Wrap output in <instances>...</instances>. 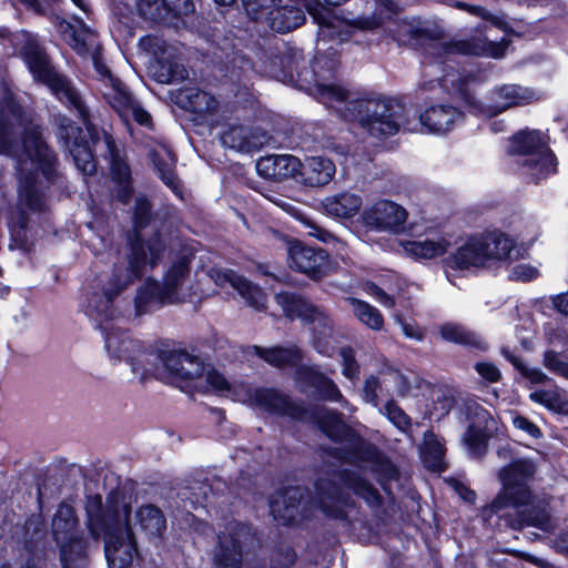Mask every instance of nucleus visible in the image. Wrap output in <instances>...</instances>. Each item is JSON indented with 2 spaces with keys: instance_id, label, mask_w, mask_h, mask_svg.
<instances>
[{
  "instance_id": "obj_1",
  "label": "nucleus",
  "mask_w": 568,
  "mask_h": 568,
  "mask_svg": "<svg viewBox=\"0 0 568 568\" xmlns=\"http://www.w3.org/2000/svg\"><path fill=\"white\" fill-rule=\"evenodd\" d=\"M374 3L375 10L372 14L347 12L336 16L318 3L310 4L307 11L316 24L326 26L328 29L347 27V31L351 32H374L383 23L382 16L384 13H394L395 9L393 0H374Z\"/></svg>"
},
{
  "instance_id": "obj_2",
  "label": "nucleus",
  "mask_w": 568,
  "mask_h": 568,
  "mask_svg": "<svg viewBox=\"0 0 568 568\" xmlns=\"http://www.w3.org/2000/svg\"><path fill=\"white\" fill-rule=\"evenodd\" d=\"M139 16L154 24L171 23L180 16H186L194 10L191 0H138Z\"/></svg>"
},
{
  "instance_id": "obj_3",
  "label": "nucleus",
  "mask_w": 568,
  "mask_h": 568,
  "mask_svg": "<svg viewBox=\"0 0 568 568\" xmlns=\"http://www.w3.org/2000/svg\"><path fill=\"white\" fill-rule=\"evenodd\" d=\"M304 20L305 17L301 9L276 4L265 22L275 32L288 33L300 27Z\"/></svg>"
},
{
  "instance_id": "obj_4",
  "label": "nucleus",
  "mask_w": 568,
  "mask_h": 568,
  "mask_svg": "<svg viewBox=\"0 0 568 568\" xmlns=\"http://www.w3.org/2000/svg\"><path fill=\"white\" fill-rule=\"evenodd\" d=\"M460 8L466 9L467 11L471 12L473 14H476L487 22H489L491 26L496 28L497 31L503 32L508 36H523L528 30L526 29V24L521 20L513 19L509 17H506L505 14H493L489 13L487 10H485L481 7L476 6H467L464 3L459 4Z\"/></svg>"
},
{
  "instance_id": "obj_5",
  "label": "nucleus",
  "mask_w": 568,
  "mask_h": 568,
  "mask_svg": "<svg viewBox=\"0 0 568 568\" xmlns=\"http://www.w3.org/2000/svg\"><path fill=\"white\" fill-rule=\"evenodd\" d=\"M282 0H242L246 14L254 21H265Z\"/></svg>"
},
{
  "instance_id": "obj_6",
  "label": "nucleus",
  "mask_w": 568,
  "mask_h": 568,
  "mask_svg": "<svg viewBox=\"0 0 568 568\" xmlns=\"http://www.w3.org/2000/svg\"><path fill=\"white\" fill-rule=\"evenodd\" d=\"M59 32L69 36H87L93 32L92 28L87 23L75 20L74 23L61 22Z\"/></svg>"
},
{
  "instance_id": "obj_7",
  "label": "nucleus",
  "mask_w": 568,
  "mask_h": 568,
  "mask_svg": "<svg viewBox=\"0 0 568 568\" xmlns=\"http://www.w3.org/2000/svg\"><path fill=\"white\" fill-rule=\"evenodd\" d=\"M418 26L409 31V36H418V37H422V36H439V28L436 23L434 22H425V23H420L418 22L417 23Z\"/></svg>"
},
{
  "instance_id": "obj_8",
  "label": "nucleus",
  "mask_w": 568,
  "mask_h": 568,
  "mask_svg": "<svg viewBox=\"0 0 568 568\" xmlns=\"http://www.w3.org/2000/svg\"><path fill=\"white\" fill-rule=\"evenodd\" d=\"M321 30L324 32L323 29H326L327 31H331V32H335V31H342L343 29H346L347 30V27H342V28H338V29H328L326 26H320L317 24ZM329 37H333V33H329Z\"/></svg>"
},
{
  "instance_id": "obj_9",
  "label": "nucleus",
  "mask_w": 568,
  "mask_h": 568,
  "mask_svg": "<svg viewBox=\"0 0 568 568\" xmlns=\"http://www.w3.org/2000/svg\"><path fill=\"white\" fill-rule=\"evenodd\" d=\"M72 1H73V3H74L77 7H79L80 9H82V10H84V11L87 10V7H85V3H84V0H72Z\"/></svg>"
},
{
  "instance_id": "obj_10",
  "label": "nucleus",
  "mask_w": 568,
  "mask_h": 568,
  "mask_svg": "<svg viewBox=\"0 0 568 568\" xmlns=\"http://www.w3.org/2000/svg\"><path fill=\"white\" fill-rule=\"evenodd\" d=\"M220 6H231L234 0H214Z\"/></svg>"
}]
</instances>
